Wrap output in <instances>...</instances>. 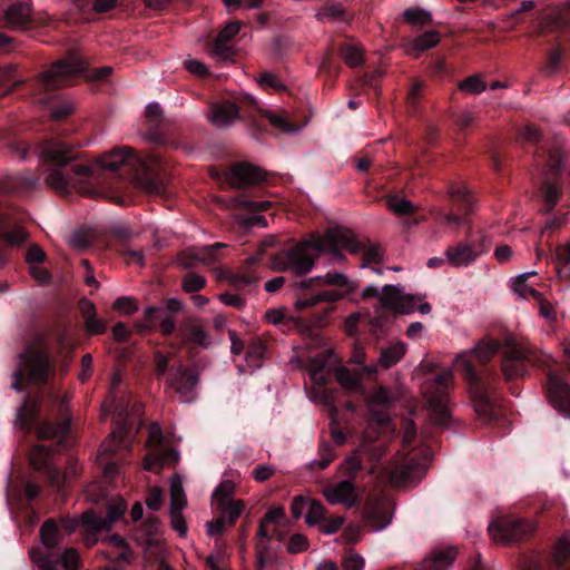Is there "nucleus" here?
Returning a JSON list of instances; mask_svg holds the SVG:
<instances>
[{"instance_id": "obj_16", "label": "nucleus", "mask_w": 570, "mask_h": 570, "mask_svg": "<svg viewBox=\"0 0 570 570\" xmlns=\"http://www.w3.org/2000/svg\"><path fill=\"white\" fill-rule=\"evenodd\" d=\"M126 510V501L118 499L108 504L106 518H101L91 511L86 512L82 515V524L87 531L86 543L88 546L96 543L99 534L109 532L116 522L124 519Z\"/></svg>"}, {"instance_id": "obj_5", "label": "nucleus", "mask_w": 570, "mask_h": 570, "mask_svg": "<svg viewBox=\"0 0 570 570\" xmlns=\"http://www.w3.org/2000/svg\"><path fill=\"white\" fill-rule=\"evenodd\" d=\"M108 407L112 413L116 428L101 443L97 459L102 466L105 478L111 480L120 473L121 464L130 452V438L135 425L132 416L140 414L141 404L135 403L130 409L129 400L112 394Z\"/></svg>"}, {"instance_id": "obj_11", "label": "nucleus", "mask_w": 570, "mask_h": 570, "mask_svg": "<svg viewBox=\"0 0 570 570\" xmlns=\"http://www.w3.org/2000/svg\"><path fill=\"white\" fill-rule=\"evenodd\" d=\"M311 380L317 386L315 389V399L322 403L331 413V435L337 445L346 442V434L337 422V414L342 402L338 400L337 390L330 389L326 385L331 381V374L325 372V363L313 358L311 361ZM344 406L351 411H355V405L351 401H346Z\"/></svg>"}, {"instance_id": "obj_27", "label": "nucleus", "mask_w": 570, "mask_h": 570, "mask_svg": "<svg viewBox=\"0 0 570 570\" xmlns=\"http://www.w3.org/2000/svg\"><path fill=\"white\" fill-rule=\"evenodd\" d=\"M240 107L230 101H219L212 104L207 117L208 120L217 128H226L233 125L242 117Z\"/></svg>"}, {"instance_id": "obj_57", "label": "nucleus", "mask_w": 570, "mask_h": 570, "mask_svg": "<svg viewBox=\"0 0 570 570\" xmlns=\"http://www.w3.org/2000/svg\"><path fill=\"white\" fill-rule=\"evenodd\" d=\"M364 564V558L353 550H348L343 557L342 567L344 570H363Z\"/></svg>"}, {"instance_id": "obj_19", "label": "nucleus", "mask_w": 570, "mask_h": 570, "mask_svg": "<svg viewBox=\"0 0 570 570\" xmlns=\"http://www.w3.org/2000/svg\"><path fill=\"white\" fill-rule=\"evenodd\" d=\"M212 176L217 179L223 176L235 188H247L265 180V174L259 168L246 163L235 164L222 174L213 170Z\"/></svg>"}, {"instance_id": "obj_46", "label": "nucleus", "mask_w": 570, "mask_h": 570, "mask_svg": "<svg viewBox=\"0 0 570 570\" xmlns=\"http://www.w3.org/2000/svg\"><path fill=\"white\" fill-rule=\"evenodd\" d=\"M326 513L327 510L321 501L311 499L308 510L305 515V522L311 527L316 524L318 525L325 518Z\"/></svg>"}, {"instance_id": "obj_45", "label": "nucleus", "mask_w": 570, "mask_h": 570, "mask_svg": "<svg viewBox=\"0 0 570 570\" xmlns=\"http://www.w3.org/2000/svg\"><path fill=\"white\" fill-rule=\"evenodd\" d=\"M562 62H563V50L561 47H557L548 53L547 62L542 68V72L546 76L556 75L561 70Z\"/></svg>"}, {"instance_id": "obj_13", "label": "nucleus", "mask_w": 570, "mask_h": 570, "mask_svg": "<svg viewBox=\"0 0 570 570\" xmlns=\"http://www.w3.org/2000/svg\"><path fill=\"white\" fill-rule=\"evenodd\" d=\"M430 461L431 451L428 448H414L393 462L386 469V473L395 487L417 483L425 475Z\"/></svg>"}, {"instance_id": "obj_53", "label": "nucleus", "mask_w": 570, "mask_h": 570, "mask_svg": "<svg viewBox=\"0 0 570 570\" xmlns=\"http://www.w3.org/2000/svg\"><path fill=\"white\" fill-rule=\"evenodd\" d=\"M206 285L204 276L197 273H187L183 278V289L187 293H197Z\"/></svg>"}, {"instance_id": "obj_29", "label": "nucleus", "mask_w": 570, "mask_h": 570, "mask_svg": "<svg viewBox=\"0 0 570 570\" xmlns=\"http://www.w3.org/2000/svg\"><path fill=\"white\" fill-rule=\"evenodd\" d=\"M240 105L248 110H244V117H255V112L261 114L262 116L271 122V125L284 132H291L295 130L294 125L284 116V115H275L271 111H262L257 105L256 99L250 95H244L240 98Z\"/></svg>"}, {"instance_id": "obj_15", "label": "nucleus", "mask_w": 570, "mask_h": 570, "mask_svg": "<svg viewBox=\"0 0 570 570\" xmlns=\"http://www.w3.org/2000/svg\"><path fill=\"white\" fill-rule=\"evenodd\" d=\"M181 308L183 304L177 298L166 299L165 306H148L145 309L146 321L138 322L136 324V328L140 333L150 332L155 326V322L159 321V332L163 336L168 337L173 335L177 330L174 315L180 312Z\"/></svg>"}, {"instance_id": "obj_10", "label": "nucleus", "mask_w": 570, "mask_h": 570, "mask_svg": "<svg viewBox=\"0 0 570 570\" xmlns=\"http://www.w3.org/2000/svg\"><path fill=\"white\" fill-rule=\"evenodd\" d=\"M59 529L53 519H47L40 528L41 542L46 551L32 550V561L38 566L39 570H78L80 558L73 548H68L63 553L55 551Z\"/></svg>"}, {"instance_id": "obj_37", "label": "nucleus", "mask_w": 570, "mask_h": 570, "mask_svg": "<svg viewBox=\"0 0 570 570\" xmlns=\"http://www.w3.org/2000/svg\"><path fill=\"white\" fill-rule=\"evenodd\" d=\"M406 352V345L403 342H396L387 347H383L380 353L379 364L383 368H390L399 363Z\"/></svg>"}, {"instance_id": "obj_28", "label": "nucleus", "mask_w": 570, "mask_h": 570, "mask_svg": "<svg viewBox=\"0 0 570 570\" xmlns=\"http://www.w3.org/2000/svg\"><path fill=\"white\" fill-rule=\"evenodd\" d=\"M416 298L414 295H401L400 288L394 285L383 287L381 303L383 306L399 314H409L415 309Z\"/></svg>"}, {"instance_id": "obj_2", "label": "nucleus", "mask_w": 570, "mask_h": 570, "mask_svg": "<svg viewBox=\"0 0 570 570\" xmlns=\"http://www.w3.org/2000/svg\"><path fill=\"white\" fill-rule=\"evenodd\" d=\"M55 376V363L45 347L42 338L29 343L19 354V364L13 374L12 387L19 392L29 387H37L39 392H28L17 411V424L29 433L36 432L39 440H55L56 449H66L70 445V421H45L40 419L42 403L48 401L57 404L59 412L66 407V401L52 390L46 391L49 380ZM53 449L37 444L28 453L29 463L39 472L48 485L59 494H65L67 478H77L76 463L69 462L66 472H62L53 460Z\"/></svg>"}, {"instance_id": "obj_60", "label": "nucleus", "mask_w": 570, "mask_h": 570, "mask_svg": "<svg viewBox=\"0 0 570 570\" xmlns=\"http://www.w3.org/2000/svg\"><path fill=\"white\" fill-rule=\"evenodd\" d=\"M345 519L343 517H330L322 520V522L318 524V529L324 534H333L337 532L341 527L343 525Z\"/></svg>"}, {"instance_id": "obj_14", "label": "nucleus", "mask_w": 570, "mask_h": 570, "mask_svg": "<svg viewBox=\"0 0 570 570\" xmlns=\"http://www.w3.org/2000/svg\"><path fill=\"white\" fill-rule=\"evenodd\" d=\"M488 531L495 542L513 544L529 540L535 525L528 519L501 517L489 524Z\"/></svg>"}, {"instance_id": "obj_54", "label": "nucleus", "mask_w": 570, "mask_h": 570, "mask_svg": "<svg viewBox=\"0 0 570 570\" xmlns=\"http://www.w3.org/2000/svg\"><path fill=\"white\" fill-rule=\"evenodd\" d=\"M387 207L400 216L412 214L414 210V206L410 200L396 196H391L387 199Z\"/></svg>"}, {"instance_id": "obj_8", "label": "nucleus", "mask_w": 570, "mask_h": 570, "mask_svg": "<svg viewBox=\"0 0 570 570\" xmlns=\"http://www.w3.org/2000/svg\"><path fill=\"white\" fill-rule=\"evenodd\" d=\"M295 311L301 313L320 303H335L356 289L355 283L342 273H327L325 276H315L294 282Z\"/></svg>"}, {"instance_id": "obj_18", "label": "nucleus", "mask_w": 570, "mask_h": 570, "mask_svg": "<svg viewBox=\"0 0 570 570\" xmlns=\"http://www.w3.org/2000/svg\"><path fill=\"white\" fill-rule=\"evenodd\" d=\"M167 381L183 402L190 403L195 401L197 396L196 386L199 382V374L196 368L183 364L171 366Z\"/></svg>"}, {"instance_id": "obj_38", "label": "nucleus", "mask_w": 570, "mask_h": 570, "mask_svg": "<svg viewBox=\"0 0 570 570\" xmlns=\"http://www.w3.org/2000/svg\"><path fill=\"white\" fill-rule=\"evenodd\" d=\"M160 521L155 515H149L139 528L135 530L134 539L140 543L150 546L151 538L158 532Z\"/></svg>"}, {"instance_id": "obj_3", "label": "nucleus", "mask_w": 570, "mask_h": 570, "mask_svg": "<svg viewBox=\"0 0 570 570\" xmlns=\"http://www.w3.org/2000/svg\"><path fill=\"white\" fill-rule=\"evenodd\" d=\"M35 153L49 166L45 181L49 188L66 196L77 190L87 194L94 186L108 179L127 176L147 193L161 194L165 181L161 174L163 159L155 153L138 155L131 148H116L101 158L89 161L65 140L48 138L39 142Z\"/></svg>"}, {"instance_id": "obj_43", "label": "nucleus", "mask_w": 570, "mask_h": 570, "mask_svg": "<svg viewBox=\"0 0 570 570\" xmlns=\"http://www.w3.org/2000/svg\"><path fill=\"white\" fill-rule=\"evenodd\" d=\"M117 252L125 259L127 264H136L139 267H144L145 263V252L142 248L134 249L128 243H120L117 247Z\"/></svg>"}, {"instance_id": "obj_41", "label": "nucleus", "mask_w": 570, "mask_h": 570, "mask_svg": "<svg viewBox=\"0 0 570 570\" xmlns=\"http://www.w3.org/2000/svg\"><path fill=\"white\" fill-rule=\"evenodd\" d=\"M216 509L219 515H224L226 523L232 527L243 513L245 503L243 500H236L228 503H222L220 505H217Z\"/></svg>"}, {"instance_id": "obj_48", "label": "nucleus", "mask_w": 570, "mask_h": 570, "mask_svg": "<svg viewBox=\"0 0 570 570\" xmlns=\"http://www.w3.org/2000/svg\"><path fill=\"white\" fill-rule=\"evenodd\" d=\"M317 17L322 21H324V20L345 21L347 19L345 9L341 4H337V3L325 4L317 13Z\"/></svg>"}, {"instance_id": "obj_12", "label": "nucleus", "mask_w": 570, "mask_h": 570, "mask_svg": "<svg viewBox=\"0 0 570 570\" xmlns=\"http://www.w3.org/2000/svg\"><path fill=\"white\" fill-rule=\"evenodd\" d=\"M451 377L450 372L443 371L433 380L426 381L422 387L430 421L441 429L448 428L452 421L449 406V386Z\"/></svg>"}, {"instance_id": "obj_40", "label": "nucleus", "mask_w": 570, "mask_h": 570, "mask_svg": "<svg viewBox=\"0 0 570 570\" xmlns=\"http://www.w3.org/2000/svg\"><path fill=\"white\" fill-rule=\"evenodd\" d=\"M117 0H76V7L82 13H106L117 6Z\"/></svg>"}, {"instance_id": "obj_47", "label": "nucleus", "mask_w": 570, "mask_h": 570, "mask_svg": "<svg viewBox=\"0 0 570 570\" xmlns=\"http://www.w3.org/2000/svg\"><path fill=\"white\" fill-rule=\"evenodd\" d=\"M461 91L471 95H479L487 89V85L480 75H472L458 83Z\"/></svg>"}, {"instance_id": "obj_25", "label": "nucleus", "mask_w": 570, "mask_h": 570, "mask_svg": "<svg viewBox=\"0 0 570 570\" xmlns=\"http://www.w3.org/2000/svg\"><path fill=\"white\" fill-rule=\"evenodd\" d=\"M224 243L203 246L191 253H183L179 256V264L184 268H193L197 264L212 265L222 258V249L226 248Z\"/></svg>"}, {"instance_id": "obj_51", "label": "nucleus", "mask_w": 570, "mask_h": 570, "mask_svg": "<svg viewBox=\"0 0 570 570\" xmlns=\"http://www.w3.org/2000/svg\"><path fill=\"white\" fill-rule=\"evenodd\" d=\"M403 18L405 22L412 26L428 24L432 21L431 13L419 8L406 9L403 12Z\"/></svg>"}, {"instance_id": "obj_32", "label": "nucleus", "mask_w": 570, "mask_h": 570, "mask_svg": "<svg viewBox=\"0 0 570 570\" xmlns=\"http://www.w3.org/2000/svg\"><path fill=\"white\" fill-rule=\"evenodd\" d=\"M240 23L238 21L229 22L223 28L214 43H213V55L222 60H230L234 56V49L229 45L230 40L239 32Z\"/></svg>"}, {"instance_id": "obj_6", "label": "nucleus", "mask_w": 570, "mask_h": 570, "mask_svg": "<svg viewBox=\"0 0 570 570\" xmlns=\"http://www.w3.org/2000/svg\"><path fill=\"white\" fill-rule=\"evenodd\" d=\"M40 184L35 175H13L0 179V240L10 247L21 246L28 238V233L21 226L22 215L9 206L8 197L14 194L30 193ZM9 262L7 252L0 248V269Z\"/></svg>"}, {"instance_id": "obj_55", "label": "nucleus", "mask_w": 570, "mask_h": 570, "mask_svg": "<svg viewBox=\"0 0 570 570\" xmlns=\"http://www.w3.org/2000/svg\"><path fill=\"white\" fill-rule=\"evenodd\" d=\"M187 505L186 495L180 485L173 484L170 489V509L169 512H181Z\"/></svg>"}, {"instance_id": "obj_56", "label": "nucleus", "mask_w": 570, "mask_h": 570, "mask_svg": "<svg viewBox=\"0 0 570 570\" xmlns=\"http://www.w3.org/2000/svg\"><path fill=\"white\" fill-rule=\"evenodd\" d=\"M164 443V435L161 428L158 423L154 422L150 424L148 429V438L146 441V448L148 452L154 449H158L163 446Z\"/></svg>"}, {"instance_id": "obj_30", "label": "nucleus", "mask_w": 570, "mask_h": 570, "mask_svg": "<svg viewBox=\"0 0 570 570\" xmlns=\"http://www.w3.org/2000/svg\"><path fill=\"white\" fill-rule=\"evenodd\" d=\"M179 460V452L174 448L150 450L144 456L142 466L146 471L160 472L165 465L176 464Z\"/></svg>"}, {"instance_id": "obj_26", "label": "nucleus", "mask_w": 570, "mask_h": 570, "mask_svg": "<svg viewBox=\"0 0 570 570\" xmlns=\"http://www.w3.org/2000/svg\"><path fill=\"white\" fill-rule=\"evenodd\" d=\"M31 1L16 0L3 12L6 27L9 29H27L32 22Z\"/></svg>"}, {"instance_id": "obj_50", "label": "nucleus", "mask_w": 570, "mask_h": 570, "mask_svg": "<svg viewBox=\"0 0 570 570\" xmlns=\"http://www.w3.org/2000/svg\"><path fill=\"white\" fill-rule=\"evenodd\" d=\"M528 278L529 275L525 274L518 276L514 283V291L525 299L530 297L535 301L540 299L542 294L532 286L527 284Z\"/></svg>"}, {"instance_id": "obj_4", "label": "nucleus", "mask_w": 570, "mask_h": 570, "mask_svg": "<svg viewBox=\"0 0 570 570\" xmlns=\"http://www.w3.org/2000/svg\"><path fill=\"white\" fill-rule=\"evenodd\" d=\"M342 249H346L351 254L362 253L364 261L362 267L368 263L379 264L383 257L379 245H365L345 229H328L324 235L312 234L308 238L283 249L274 261L278 269L291 271L297 276H304L313 269L322 253L330 254L334 262H344L346 257Z\"/></svg>"}, {"instance_id": "obj_22", "label": "nucleus", "mask_w": 570, "mask_h": 570, "mask_svg": "<svg viewBox=\"0 0 570 570\" xmlns=\"http://www.w3.org/2000/svg\"><path fill=\"white\" fill-rule=\"evenodd\" d=\"M393 512L389 502L381 497L368 498L363 509L365 525L373 531L386 528L392 521Z\"/></svg>"}, {"instance_id": "obj_20", "label": "nucleus", "mask_w": 570, "mask_h": 570, "mask_svg": "<svg viewBox=\"0 0 570 570\" xmlns=\"http://www.w3.org/2000/svg\"><path fill=\"white\" fill-rule=\"evenodd\" d=\"M333 311V307H325L322 311L314 313L309 317H305L302 315H291L286 316V314L281 309H269L266 312L265 317L272 324H282L285 321L294 324L302 331H312L315 327H323L327 323V316Z\"/></svg>"}, {"instance_id": "obj_59", "label": "nucleus", "mask_w": 570, "mask_h": 570, "mask_svg": "<svg viewBox=\"0 0 570 570\" xmlns=\"http://www.w3.org/2000/svg\"><path fill=\"white\" fill-rule=\"evenodd\" d=\"M266 351H267V347L264 342H262L261 340L253 341L248 345V348L246 352L247 361L248 362H254V361L261 362L265 357Z\"/></svg>"}, {"instance_id": "obj_34", "label": "nucleus", "mask_w": 570, "mask_h": 570, "mask_svg": "<svg viewBox=\"0 0 570 570\" xmlns=\"http://www.w3.org/2000/svg\"><path fill=\"white\" fill-rule=\"evenodd\" d=\"M548 570H570V537L562 535L547 560Z\"/></svg>"}, {"instance_id": "obj_21", "label": "nucleus", "mask_w": 570, "mask_h": 570, "mask_svg": "<svg viewBox=\"0 0 570 570\" xmlns=\"http://www.w3.org/2000/svg\"><path fill=\"white\" fill-rule=\"evenodd\" d=\"M449 196L452 203V210L444 215V219L448 224L459 226L465 222L466 216L472 214L474 199L462 185L451 186Z\"/></svg>"}, {"instance_id": "obj_35", "label": "nucleus", "mask_w": 570, "mask_h": 570, "mask_svg": "<svg viewBox=\"0 0 570 570\" xmlns=\"http://www.w3.org/2000/svg\"><path fill=\"white\" fill-rule=\"evenodd\" d=\"M100 535L101 534L98 535V540L106 541L110 547L115 549L112 552L108 553V558L112 562L130 563L131 549L124 537L117 533L106 538H101Z\"/></svg>"}, {"instance_id": "obj_39", "label": "nucleus", "mask_w": 570, "mask_h": 570, "mask_svg": "<svg viewBox=\"0 0 570 570\" xmlns=\"http://www.w3.org/2000/svg\"><path fill=\"white\" fill-rule=\"evenodd\" d=\"M236 208L253 213L266 212L271 208L272 203L268 200H255L246 193H239L233 198Z\"/></svg>"}, {"instance_id": "obj_42", "label": "nucleus", "mask_w": 570, "mask_h": 570, "mask_svg": "<svg viewBox=\"0 0 570 570\" xmlns=\"http://www.w3.org/2000/svg\"><path fill=\"white\" fill-rule=\"evenodd\" d=\"M335 379L338 384L348 393L361 390L360 379L348 368L340 367L335 372Z\"/></svg>"}, {"instance_id": "obj_44", "label": "nucleus", "mask_w": 570, "mask_h": 570, "mask_svg": "<svg viewBox=\"0 0 570 570\" xmlns=\"http://www.w3.org/2000/svg\"><path fill=\"white\" fill-rule=\"evenodd\" d=\"M340 56L348 67H357L362 65L364 58L358 47L352 43H343L340 47Z\"/></svg>"}, {"instance_id": "obj_31", "label": "nucleus", "mask_w": 570, "mask_h": 570, "mask_svg": "<svg viewBox=\"0 0 570 570\" xmlns=\"http://www.w3.org/2000/svg\"><path fill=\"white\" fill-rule=\"evenodd\" d=\"M456 558V549L435 548L414 570H449Z\"/></svg>"}, {"instance_id": "obj_33", "label": "nucleus", "mask_w": 570, "mask_h": 570, "mask_svg": "<svg viewBox=\"0 0 570 570\" xmlns=\"http://www.w3.org/2000/svg\"><path fill=\"white\" fill-rule=\"evenodd\" d=\"M287 518L285 514V509L281 505L272 507L267 510L265 515L259 520L256 535L259 539H265L271 541L273 539V534L268 529L269 525L281 527L282 524H287Z\"/></svg>"}, {"instance_id": "obj_36", "label": "nucleus", "mask_w": 570, "mask_h": 570, "mask_svg": "<svg viewBox=\"0 0 570 570\" xmlns=\"http://www.w3.org/2000/svg\"><path fill=\"white\" fill-rule=\"evenodd\" d=\"M439 42L440 33L435 30H429L410 40L406 45V51L409 55L419 58L421 53L436 47Z\"/></svg>"}, {"instance_id": "obj_58", "label": "nucleus", "mask_w": 570, "mask_h": 570, "mask_svg": "<svg viewBox=\"0 0 570 570\" xmlns=\"http://www.w3.org/2000/svg\"><path fill=\"white\" fill-rule=\"evenodd\" d=\"M309 547V542L306 535L302 533H294L287 543V551L292 554L301 553L306 551Z\"/></svg>"}, {"instance_id": "obj_52", "label": "nucleus", "mask_w": 570, "mask_h": 570, "mask_svg": "<svg viewBox=\"0 0 570 570\" xmlns=\"http://www.w3.org/2000/svg\"><path fill=\"white\" fill-rule=\"evenodd\" d=\"M257 82L264 89H272L277 92L285 90L283 81L275 73L269 71L261 72Z\"/></svg>"}, {"instance_id": "obj_61", "label": "nucleus", "mask_w": 570, "mask_h": 570, "mask_svg": "<svg viewBox=\"0 0 570 570\" xmlns=\"http://www.w3.org/2000/svg\"><path fill=\"white\" fill-rule=\"evenodd\" d=\"M425 88V82L420 80V79H415L412 85H411V88L407 92V96H406V99H407V104L412 107V108H415L423 95V90Z\"/></svg>"}, {"instance_id": "obj_62", "label": "nucleus", "mask_w": 570, "mask_h": 570, "mask_svg": "<svg viewBox=\"0 0 570 570\" xmlns=\"http://www.w3.org/2000/svg\"><path fill=\"white\" fill-rule=\"evenodd\" d=\"M184 65H185V68L188 70V72H190L199 78H205L209 75L208 67L204 62H202L197 59L185 60Z\"/></svg>"}, {"instance_id": "obj_1", "label": "nucleus", "mask_w": 570, "mask_h": 570, "mask_svg": "<svg viewBox=\"0 0 570 570\" xmlns=\"http://www.w3.org/2000/svg\"><path fill=\"white\" fill-rule=\"evenodd\" d=\"M498 355L500 371L510 393L519 396L520 386L515 383L538 368L547 374L544 390L550 404L560 413L570 415V384L568 374L551 368L553 358L527 340L508 336L502 341L485 338L455 358V367L469 385L471 401L476 414L485 422L499 420L502 400L499 395L501 376L488 366Z\"/></svg>"}, {"instance_id": "obj_24", "label": "nucleus", "mask_w": 570, "mask_h": 570, "mask_svg": "<svg viewBox=\"0 0 570 570\" xmlns=\"http://www.w3.org/2000/svg\"><path fill=\"white\" fill-rule=\"evenodd\" d=\"M176 331L183 344H190L202 348H208L212 345L209 333L197 317L185 318Z\"/></svg>"}, {"instance_id": "obj_23", "label": "nucleus", "mask_w": 570, "mask_h": 570, "mask_svg": "<svg viewBox=\"0 0 570 570\" xmlns=\"http://www.w3.org/2000/svg\"><path fill=\"white\" fill-rule=\"evenodd\" d=\"M144 137L148 142L154 145H169V139L165 131L163 110L157 102H151L146 107V129Z\"/></svg>"}, {"instance_id": "obj_7", "label": "nucleus", "mask_w": 570, "mask_h": 570, "mask_svg": "<svg viewBox=\"0 0 570 570\" xmlns=\"http://www.w3.org/2000/svg\"><path fill=\"white\" fill-rule=\"evenodd\" d=\"M85 69V62L72 56L68 59L56 61L35 80L36 101L48 107L55 120H63L73 112V107L68 101L55 104V100L59 98L57 89L71 83L73 79L81 76Z\"/></svg>"}, {"instance_id": "obj_63", "label": "nucleus", "mask_w": 570, "mask_h": 570, "mask_svg": "<svg viewBox=\"0 0 570 570\" xmlns=\"http://www.w3.org/2000/svg\"><path fill=\"white\" fill-rule=\"evenodd\" d=\"M46 261V253L43 252V249L36 245V244H32L28 247L27 249V253H26V262L28 264L31 265H36V264H41Z\"/></svg>"}, {"instance_id": "obj_64", "label": "nucleus", "mask_w": 570, "mask_h": 570, "mask_svg": "<svg viewBox=\"0 0 570 570\" xmlns=\"http://www.w3.org/2000/svg\"><path fill=\"white\" fill-rule=\"evenodd\" d=\"M309 500L311 499L305 498L303 495L294 497L292 504H291V512L295 520H298L303 515L305 509L309 504Z\"/></svg>"}, {"instance_id": "obj_49", "label": "nucleus", "mask_w": 570, "mask_h": 570, "mask_svg": "<svg viewBox=\"0 0 570 570\" xmlns=\"http://www.w3.org/2000/svg\"><path fill=\"white\" fill-rule=\"evenodd\" d=\"M235 485L230 480H224L213 492V501L216 502V505H220L222 503H228L233 501L230 498L234 493Z\"/></svg>"}, {"instance_id": "obj_17", "label": "nucleus", "mask_w": 570, "mask_h": 570, "mask_svg": "<svg viewBox=\"0 0 570 570\" xmlns=\"http://www.w3.org/2000/svg\"><path fill=\"white\" fill-rule=\"evenodd\" d=\"M466 235L468 240H461L445 249L446 262L453 267L470 266L487 250V237L483 234L472 238L469 229Z\"/></svg>"}, {"instance_id": "obj_9", "label": "nucleus", "mask_w": 570, "mask_h": 570, "mask_svg": "<svg viewBox=\"0 0 570 570\" xmlns=\"http://www.w3.org/2000/svg\"><path fill=\"white\" fill-rule=\"evenodd\" d=\"M385 454V448L372 441L363 440L360 448L345 460V473L348 479L323 489V495L331 504L353 507L356 502V488L353 479L364 470V458L370 462H379Z\"/></svg>"}]
</instances>
